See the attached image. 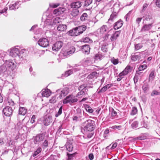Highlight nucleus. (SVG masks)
Wrapping results in <instances>:
<instances>
[{"instance_id":"nucleus-19","label":"nucleus","mask_w":160,"mask_h":160,"mask_svg":"<svg viewBox=\"0 0 160 160\" xmlns=\"http://www.w3.org/2000/svg\"><path fill=\"white\" fill-rule=\"evenodd\" d=\"M120 31H118L115 32L113 34L110 38V39L112 41L116 40L117 38L119 36L120 34Z\"/></svg>"},{"instance_id":"nucleus-49","label":"nucleus","mask_w":160,"mask_h":160,"mask_svg":"<svg viewBox=\"0 0 160 160\" xmlns=\"http://www.w3.org/2000/svg\"><path fill=\"white\" fill-rule=\"evenodd\" d=\"M62 106H61L59 108L58 112L55 114L56 117H58L59 115H61L62 113Z\"/></svg>"},{"instance_id":"nucleus-22","label":"nucleus","mask_w":160,"mask_h":160,"mask_svg":"<svg viewBox=\"0 0 160 160\" xmlns=\"http://www.w3.org/2000/svg\"><path fill=\"white\" fill-rule=\"evenodd\" d=\"M123 24V21L121 20H119L115 23V25L113 27L114 28L115 30L118 29L122 26Z\"/></svg>"},{"instance_id":"nucleus-28","label":"nucleus","mask_w":160,"mask_h":160,"mask_svg":"<svg viewBox=\"0 0 160 160\" xmlns=\"http://www.w3.org/2000/svg\"><path fill=\"white\" fill-rule=\"evenodd\" d=\"M76 30H75V28H74L68 31L67 34L72 36H76Z\"/></svg>"},{"instance_id":"nucleus-57","label":"nucleus","mask_w":160,"mask_h":160,"mask_svg":"<svg viewBox=\"0 0 160 160\" xmlns=\"http://www.w3.org/2000/svg\"><path fill=\"white\" fill-rule=\"evenodd\" d=\"M80 91L77 94L76 97H78L81 95H83L84 94L85 92H86L85 91L82 90H80Z\"/></svg>"},{"instance_id":"nucleus-59","label":"nucleus","mask_w":160,"mask_h":160,"mask_svg":"<svg viewBox=\"0 0 160 160\" xmlns=\"http://www.w3.org/2000/svg\"><path fill=\"white\" fill-rule=\"evenodd\" d=\"M111 112H112V115L113 116H115L117 114V113L116 112L113 108H112L111 109Z\"/></svg>"},{"instance_id":"nucleus-62","label":"nucleus","mask_w":160,"mask_h":160,"mask_svg":"<svg viewBox=\"0 0 160 160\" xmlns=\"http://www.w3.org/2000/svg\"><path fill=\"white\" fill-rule=\"evenodd\" d=\"M130 12H129L128 13H127L125 16L124 17V18H125L126 20L127 21L129 19V17L130 15Z\"/></svg>"},{"instance_id":"nucleus-4","label":"nucleus","mask_w":160,"mask_h":160,"mask_svg":"<svg viewBox=\"0 0 160 160\" xmlns=\"http://www.w3.org/2000/svg\"><path fill=\"white\" fill-rule=\"evenodd\" d=\"M38 43L39 45L43 48H46L49 44L48 39L45 38H42L39 39Z\"/></svg>"},{"instance_id":"nucleus-60","label":"nucleus","mask_w":160,"mask_h":160,"mask_svg":"<svg viewBox=\"0 0 160 160\" xmlns=\"http://www.w3.org/2000/svg\"><path fill=\"white\" fill-rule=\"evenodd\" d=\"M141 71H137L136 72L135 75L138 77L139 76H142V72H140Z\"/></svg>"},{"instance_id":"nucleus-45","label":"nucleus","mask_w":160,"mask_h":160,"mask_svg":"<svg viewBox=\"0 0 160 160\" xmlns=\"http://www.w3.org/2000/svg\"><path fill=\"white\" fill-rule=\"evenodd\" d=\"M107 27L106 25H103L100 28V31L101 32L103 33L107 31Z\"/></svg>"},{"instance_id":"nucleus-33","label":"nucleus","mask_w":160,"mask_h":160,"mask_svg":"<svg viewBox=\"0 0 160 160\" xmlns=\"http://www.w3.org/2000/svg\"><path fill=\"white\" fill-rule=\"evenodd\" d=\"M142 88L144 93H146L147 91L149 90V85L147 83H144L142 87Z\"/></svg>"},{"instance_id":"nucleus-43","label":"nucleus","mask_w":160,"mask_h":160,"mask_svg":"<svg viewBox=\"0 0 160 160\" xmlns=\"http://www.w3.org/2000/svg\"><path fill=\"white\" fill-rule=\"evenodd\" d=\"M111 62L114 65H116L118 63V59H115L114 57L112 58L111 59Z\"/></svg>"},{"instance_id":"nucleus-5","label":"nucleus","mask_w":160,"mask_h":160,"mask_svg":"<svg viewBox=\"0 0 160 160\" xmlns=\"http://www.w3.org/2000/svg\"><path fill=\"white\" fill-rule=\"evenodd\" d=\"M118 6V5L116 4L114 5L113 11L110 16V18L108 20L109 21L111 20L112 21L114 18H116L117 17L119 8Z\"/></svg>"},{"instance_id":"nucleus-54","label":"nucleus","mask_w":160,"mask_h":160,"mask_svg":"<svg viewBox=\"0 0 160 160\" xmlns=\"http://www.w3.org/2000/svg\"><path fill=\"white\" fill-rule=\"evenodd\" d=\"M52 119V117L51 115L50 114L46 115L44 117V120H51Z\"/></svg>"},{"instance_id":"nucleus-13","label":"nucleus","mask_w":160,"mask_h":160,"mask_svg":"<svg viewBox=\"0 0 160 160\" xmlns=\"http://www.w3.org/2000/svg\"><path fill=\"white\" fill-rule=\"evenodd\" d=\"M81 49L82 52L85 54H88L90 52V48L89 45H88L82 46Z\"/></svg>"},{"instance_id":"nucleus-24","label":"nucleus","mask_w":160,"mask_h":160,"mask_svg":"<svg viewBox=\"0 0 160 160\" xmlns=\"http://www.w3.org/2000/svg\"><path fill=\"white\" fill-rule=\"evenodd\" d=\"M112 86L111 84H108L102 88L98 93H100L101 92H103L106 91L108 89L110 88Z\"/></svg>"},{"instance_id":"nucleus-39","label":"nucleus","mask_w":160,"mask_h":160,"mask_svg":"<svg viewBox=\"0 0 160 160\" xmlns=\"http://www.w3.org/2000/svg\"><path fill=\"white\" fill-rule=\"evenodd\" d=\"M42 151V148L39 147L38 148L37 150L36 151H35L32 155V156L33 157H35L37 155H38L39 153Z\"/></svg>"},{"instance_id":"nucleus-20","label":"nucleus","mask_w":160,"mask_h":160,"mask_svg":"<svg viewBox=\"0 0 160 160\" xmlns=\"http://www.w3.org/2000/svg\"><path fill=\"white\" fill-rule=\"evenodd\" d=\"M20 1H18L15 2L14 3L11 4L9 6V9L10 10H14L15 9H18V8Z\"/></svg>"},{"instance_id":"nucleus-56","label":"nucleus","mask_w":160,"mask_h":160,"mask_svg":"<svg viewBox=\"0 0 160 160\" xmlns=\"http://www.w3.org/2000/svg\"><path fill=\"white\" fill-rule=\"evenodd\" d=\"M148 6L147 3H144L142 9L141 10V13L144 12Z\"/></svg>"},{"instance_id":"nucleus-64","label":"nucleus","mask_w":160,"mask_h":160,"mask_svg":"<svg viewBox=\"0 0 160 160\" xmlns=\"http://www.w3.org/2000/svg\"><path fill=\"white\" fill-rule=\"evenodd\" d=\"M43 144L44 147H47L48 146V141L47 140H45L43 142Z\"/></svg>"},{"instance_id":"nucleus-37","label":"nucleus","mask_w":160,"mask_h":160,"mask_svg":"<svg viewBox=\"0 0 160 160\" xmlns=\"http://www.w3.org/2000/svg\"><path fill=\"white\" fill-rule=\"evenodd\" d=\"M42 94L43 97H48L50 96V94L48 92L47 90L45 89L42 91Z\"/></svg>"},{"instance_id":"nucleus-27","label":"nucleus","mask_w":160,"mask_h":160,"mask_svg":"<svg viewBox=\"0 0 160 160\" xmlns=\"http://www.w3.org/2000/svg\"><path fill=\"white\" fill-rule=\"evenodd\" d=\"M66 148L67 150L69 152H71L73 149V147L72 144L70 142H67L66 144Z\"/></svg>"},{"instance_id":"nucleus-3","label":"nucleus","mask_w":160,"mask_h":160,"mask_svg":"<svg viewBox=\"0 0 160 160\" xmlns=\"http://www.w3.org/2000/svg\"><path fill=\"white\" fill-rule=\"evenodd\" d=\"M69 91V88H65L62 90L58 89L57 91L56 92L58 94H59L58 97L61 99L68 94Z\"/></svg>"},{"instance_id":"nucleus-8","label":"nucleus","mask_w":160,"mask_h":160,"mask_svg":"<svg viewBox=\"0 0 160 160\" xmlns=\"http://www.w3.org/2000/svg\"><path fill=\"white\" fill-rule=\"evenodd\" d=\"M63 42L61 41L57 42L52 47V50L57 52L59 50L63 45Z\"/></svg>"},{"instance_id":"nucleus-30","label":"nucleus","mask_w":160,"mask_h":160,"mask_svg":"<svg viewBox=\"0 0 160 160\" xmlns=\"http://www.w3.org/2000/svg\"><path fill=\"white\" fill-rule=\"evenodd\" d=\"M78 29L79 31L80 34H82L84 31H85L87 28L86 26L85 25H82L78 27Z\"/></svg>"},{"instance_id":"nucleus-15","label":"nucleus","mask_w":160,"mask_h":160,"mask_svg":"<svg viewBox=\"0 0 160 160\" xmlns=\"http://www.w3.org/2000/svg\"><path fill=\"white\" fill-rule=\"evenodd\" d=\"M152 26L153 24H152V23L146 24L142 26L141 30V32H143L148 31L151 29Z\"/></svg>"},{"instance_id":"nucleus-11","label":"nucleus","mask_w":160,"mask_h":160,"mask_svg":"<svg viewBox=\"0 0 160 160\" xmlns=\"http://www.w3.org/2000/svg\"><path fill=\"white\" fill-rule=\"evenodd\" d=\"M142 55V52H136L133 54H132L131 56V60L133 61L139 60L140 59Z\"/></svg>"},{"instance_id":"nucleus-26","label":"nucleus","mask_w":160,"mask_h":160,"mask_svg":"<svg viewBox=\"0 0 160 160\" xmlns=\"http://www.w3.org/2000/svg\"><path fill=\"white\" fill-rule=\"evenodd\" d=\"M88 87L87 84H84L80 85L78 88V90H84L86 92L88 91Z\"/></svg>"},{"instance_id":"nucleus-42","label":"nucleus","mask_w":160,"mask_h":160,"mask_svg":"<svg viewBox=\"0 0 160 160\" xmlns=\"http://www.w3.org/2000/svg\"><path fill=\"white\" fill-rule=\"evenodd\" d=\"M155 77L154 72V71H152L149 75V80L152 81L153 80L154 78Z\"/></svg>"},{"instance_id":"nucleus-36","label":"nucleus","mask_w":160,"mask_h":160,"mask_svg":"<svg viewBox=\"0 0 160 160\" xmlns=\"http://www.w3.org/2000/svg\"><path fill=\"white\" fill-rule=\"evenodd\" d=\"M85 108L86 111L90 113H92L93 110L92 108L88 105L86 104L85 105Z\"/></svg>"},{"instance_id":"nucleus-16","label":"nucleus","mask_w":160,"mask_h":160,"mask_svg":"<svg viewBox=\"0 0 160 160\" xmlns=\"http://www.w3.org/2000/svg\"><path fill=\"white\" fill-rule=\"evenodd\" d=\"M27 109L24 107H20L19 109V113L18 117L19 116H24L27 113Z\"/></svg>"},{"instance_id":"nucleus-29","label":"nucleus","mask_w":160,"mask_h":160,"mask_svg":"<svg viewBox=\"0 0 160 160\" xmlns=\"http://www.w3.org/2000/svg\"><path fill=\"white\" fill-rule=\"evenodd\" d=\"M81 41L82 42H83L85 43H92V39H91L89 37H86L85 38H82Z\"/></svg>"},{"instance_id":"nucleus-31","label":"nucleus","mask_w":160,"mask_h":160,"mask_svg":"<svg viewBox=\"0 0 160 160\" xmlns=\"http://www.w3.org/2000/svg\"><path fill=\"white\" fill-rule=\"evenodd\" d=\"M88 15L86 13H84L81 16L80 19L82 21H84L88 20Z\"/></svg>"},{"instance_id":"nucleus-9","label":"nucleus","mask_w":160,"mask_h":160,"mask_svg":"<svg viewBox=\"0 0 160 160\" xmlns=\"http://www.w3.org/2000/svg\"><path fill=\"white\" fill-rule=\"evenodd\" d=\"M15 62L13 61L12 59H9L8 60H6L5 64L7 67L13 70L16 67V64L14 63Z\"/></svg>"},{"instance_id":"nucleus-6","label":"nucleus","mask_w":160,"mask_h":160,"mask_svg":"<svg viewBox=\"0 0 160 160\" xmlns=\"http://www.w3.org/2000/svg\"><path fill=\"white\" fill-rule=\"evenodd\" d=\"M144 20L149 23H152L153 24L154 23L155 21L154 17L152 14L149 13L146 14L143 17Z\"/></svg>"},{"instance_id":"nucleus-52","label":"nucleus","mask_w":160,"mask_h":160,"mask_svg":"<svg viewBox=\"0 0 160 160\" xmlns=\"http://www.w3.org/2000/svg\"><path fill=\"white\" fill-rule=\"evenodd\" d=\"M58 10L60 14H62L66 10V9L65 8L60 7L58 8Z\"/></svg>"},{"instance_id":"nucleus-18","label":"nucleus","mask_w":160,"mask_h":160,"mask_svg":"<svg viewBox=\"0 0 160 160\" xmlns=\"http://www.w3.org/2000/svg\"><path fill=\"white\" fill-rule=\"evenodd\" d=\"M95 129L94 126L92 122L88 123L84 127V130L94 131Z\"/></svg>"},{"instance_id":"nucleus-23","label":"nucleus","mask_w":160,"mask_h":160,"mask_svg":"<svg viewBox=\"0 0 160 160\" xmlns=\"http://www.w3.org/2000/svg\"><path fill=\"white\" fill-rule=\"evenodd\" d=\"M84 134L88 138H91L94 134L93 131L84 130Z\"/></svg>"},{"instance_id":"nucleus-7","label":"nucleus","mask_w":160,"mask_h":160,"mask_svg":"<svg viewBox=\"0 0 160 160\" xmlns=\"http://www.w3.org/2000/svg\"><path fill=\"white\" fill-rule=\"evenodd\" d=\"M2 112L6 116L10 117L12 114L13 110L12 107L7 106L3 109Z\"/></svg>"},{"instance_id":"nucleus-32","label":"nucleus","mask_w":160,"mask_h":160,"mask_svg":"<svg viewBox=\"0 0 160 160\" xmlns=\"http://www.w3.org/2000/svg\"><path fill=\"white\" fill-rule=\"evenodd\" d=\"M98 74L96 72H92L88 76V78L89 79H93L94 78L97 77Z\"/></svg>"},{"instance_id":"nucleus-14","label":"nucleus","mask_w":160,"mask_h":160,"mask_svg":"<svg viewBox=\"0 0 160 160\" xmlns=\"http://www.w3.org/2000/svg\"><path fill=\"white\" fill-rule=\"evenodd\" d=\"M45 133H43L37 135L34 139V141L36 142L42 141L45 138Z\"/></svg>"},{"instance_id":"nucleus-2","label":"nucleus","mask_w":160,"mask_h":160,"mask_svg":"<svg viewBox=\"0 0 160 160\" xmlns=\"http://www.w3.org/2000/svg\"><path fill=\"white\" fill-rule=\"evenodd\" d=\"M27 56L26 50L23 49L19 51L18 56L20 61H23L24 62H26L27 61Z\"/></svg>"},{"instance_id":"nucleus-55","label":"nucleus","mask_w":160,"mask_h":160,"mask_svg":"<svg viewBox=\"0 0 160 160\" xmlns=\"http://www.w3.org/2000/svg\"><path fill=\"white\" fill-rule=\"evenodd\" d=\"M8 103L9 105L11 106H13L14 105V102L11 99H8Z\"/></svg>"},{"instance_id":"nucleus-41","label":"nucleus","mask_w":160,"mask_h":160,"mask_svg":"<svg viewBox=\"0 0 160 160\" xmlns=\"http://www.w3.org/2000/svg\"><path fill=\"white\" fill-rule=\"evenodd\" d=\"M138 112L137 108L136 107H133L131 112V115H134L136 114Z\"/></svg>"},{"instance_id":"nucleus-38","label":"nucleus","mask_w":160,"mask_h":160,"mask_svg":"<svg viewBox=\"0 0 160 160\" xmlns=\"http://www.w3.org/2000/svg\"><path fill=\"white\" fill-rule=\"evenodd\" d=\"M143 47L142 43H139L135 45V50H138L142 48Z\"/></svg>"},{"instance_id":"nucleus-63","label":"nucleus","mask_w":160,"mask_h":160,"mask_svg":"<svg viewBox=\"0 0 160 160\" xmlns=\"http://www.w3.org/2000/svg\"><path fill=\"white\" fill-rule=\"evenodd\" d=\"M109 131L108 129H107L104 132V136L106 137L107 136V134L109 133Z\"/></svg>"},{"instance_id":"nucleus-44","label":"nucleus","mask_w":160,"mask_h":160,"mask_svg":"<svg viewBox=\"0 0 160 160\" xmlns=\"http://www.w3.org/2000/svg\"><path fill=\"white\" fill-rule=\"evenodd\" d=\"M147 68V65L145 64L140 65L138 68V70L139 71H142L146 68Z\"/></svg>"},{"instance_id":"nucleus-35","label":"nucleus","mask_w":160,"mask_h":160,"mask_svg":"<svg viewBox=\"0 0 160 160\" xmlns=\"http://www.w3.org/2000/svg\"><path fill=\"white\" fill-rule=\"evenodd\" d=\"M7 70V68L5 65H2L0 66V75L3 73Z\"/></svg>"},{"instance_id":"nucleus-47","label":"nucleus","mask_w":160,"mask_h":160,"mask_svg":"<svg viewBox=\"0 0 160 160\" xmlns=\"http://www.w3.org/2000/svg\"><path fill=\"white\" fill-rule=\"evenodd\" d=\"M56 96H54L52 97L51 99L49 100L50 102L51 103H54L57 102V100L56 99Z\"/></svg>"},{"instance_id":"nucleus-21","label":"nucleus","mask_w":160,"mask_h":160,"mask_svg":"<svg viewBox=\"0 0 160 160\" xmlns=\"http://www.w3.org/2000/svg\"><path fill=\"white\" fill-rule=\"evenodd\" d=\"M82 5V2H80L78 1L71 3V7L72 8H80Z\"/></svg>"},{"instance_id":"nucleus-1","label":"nucleus","mask_w":160,"mask_h":160,"mask_svg":"<svg viewBox=\"0 0 160 160\" xmlns=\"http://www.w3.org/2000/svg\"><path fill=\"white\" fill-rule=\"evenodd\" d=\"M78 101V98L72 95H69L67 96L63 100V103L64 104L69 103L71 105Z\"/></svg>"},{"instance_id":"nucleus-48","label":"nucleus","mask_w":160,"mask_h":160,"mask_svg":"<svg viewBox=\"0 0 160 160\" xmlns=\"http://www.w3.org/2000/svg\"><path fill=\"white\" fill-rule=\"evenodd\" d=\"M128 73V72L125 71L124 70L122 72H120L118 75L119 77H123L126 75Z\"/></svg>"},{"instance_id":"nucleus-58","label":"nucleus","mask_w":160,"mask_h":160,"mask_svg":"<svg viewBox=\"0 0 160 160\" xmlns=\"http://www.w3.org/2000/svg\"><path fill=\"white\" fill-rule=\"evenodd\" d=\"M138 77L135 75L133 78L134 82L135 85H136V83L138 82Z\"/></svg>"},{"instance_id":"nucleus-12","label":"nucleus","mask_w":160,"mask_h":160,"mask_svg":"<svg viewBox=\"0 0 160 160\" xmlns=\"http://www.w3.org/2000/svg\"><path fill=\"white\" fill-rule=\"evenodd\" d=\"M75 51V48L73 46H72L67 51H65L62 53L63 56L65 57H66L70 54L73 53Z\"/></svg>"},{"instance_id":"nucleus-25","label":"nucleus","mask_w":160,"mask_h":160,"mask_svg":"<svg viewBox=\"0 0 160 160\" xmlns=\"http://www.w3.org/2000/svg\"><path fill=\"white\" fill-rule=\"evenodd\" d=\"M67 27L65 24H60L57 28V30L60 31H64L67 29Z\"/></svg>"},{"instance_id":"nucleus-53","label":"nucleus","mask_w":160,"mask_h":160,"mask_svg":"<svg viewBox=\"0 0 160 160\" xmlns=\"http://www.w3.org/2000/svg\"><path fill=\"white\" fill-rule=\"evenodd\" d=\"M92 0H86L85 1L84 5L86 6H88L92 3Z\"/></svg>"},{"instance_id":"nucleus-10","label":"nucleus","mask_w":160,"mask_h":160,"mask_svg":"<svg viewBox=\"0 0 160 160\" xmlns=\"http://www.w3.org/2000/svg\"><path fill=\"white\" fill-rule=\"evenodd\" d=\"M9 54L12 57H15L18 56L19 50L16 47L11 48L10 50Z\"/></svg>"},{"instance_id":"nucleus-50","label":"nucleus","mask_w":160,"mask_h":160,"mask_svg":"<svg viewBox=\"0 0 160 160\" xmlns=\"http://www.w3.org/2000/svg\"><path fill=\"white\" fill-rule=\"evenodd\" d=\"M132 68V67L128 66L125 68L124 70L125 71L128 72V73L131 71Z\"/></svg>"},{"instance_id":"nucleus-51","label":"nucleus","mask_w":160,"mask_h":160,"mask_svg":"<svg viewBox=\"0 0 160 160\" xmlns=\"http://www.w3.org/2000/svg\"><path fill=\"white\" fill-rule=\"evenodd\" d=\"M102 57V56L99 53H98L95 55V59L96 60H100Z\"/></svg>"},{"instance_id":"nucleus-61","label":"nucleus","mask_w":160,"mask_h":160,"mask_svg":"<svg viewBox=\"0 0 160 160\" xmlns=\"http://www.w3.org/2000/svg\"><path fill=\"white\" fill-rule=\"evenodd\" d=\"M155 3L156 6L160 8V0H156Z\"/></svg>"},{"instance_id":"nucleus-17","label":"nucleus","mask_w":160,"mask_h":160,"mask_svg":"<svg viewBox=\"0 0 160 160\" xmlns=\"http://www.w3.org/2000/svg\"><path fill=\"white\" fill-rule=\"evenodd\" d=\"M80 70V69L79 68H73V69L69 70L65 72L64 74V76L65 77H68L73 73V72H76L79 70Z\"/></svg>"},{"instance_id":"nucleus-40","label":"nucleus","mask_w":160,"mask_h":160,"mask_svg":"<svg viewBox=\"0 0 160 160\" xmlns=\"http://www.w3.org/2000/svg\"><path fill=\"white\" fill-rule=\"evenodd\" d=\"M160 95V92L156 90H153L151 94V96H154L155 95Z\"/></svg>"},{"instance_id":"nucleus-34","label":"nucleus","mask_w":160,"mask_h":160,"mask_svg":"<svg viewBox=\"0 0 160 160\" xmlns=\"http://www.w3.org/2000/svg\"><path fill=\"white\" fill-rule=\"evenodd\" d=\"M79 11L77 9H73L70 13V14L73 17L77 16L79 14Z\"/></svg>"},{"instance_id":"nucleus-46","label":"nucleus","mask_w":160,"mask_h":160,"mask_svg":"<svg viewBox=\"0 0 160 160\" xmlns=\"http://www.w3.org/2000/svg\"><path fill=\"white\" fill-rule=\"evenodd\" d=\"M60 18L59 17H57L54 18L53 20V22L54 24H57L60 22Z\"/></svg>"}]
</instances>
